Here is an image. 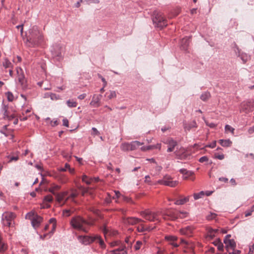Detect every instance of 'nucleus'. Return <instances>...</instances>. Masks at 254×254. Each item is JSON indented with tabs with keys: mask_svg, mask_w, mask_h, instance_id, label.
Here are the masks:
<instances>
[{
	"mask_svg": "<svg viewBox=\"0 0 254 254\" xmlns=\"http://www.w3.org/2000/svg\"><path fill=\"white\" fill-rule=\"evenodd\" d=\"M24 43L28 47H36L44 42V36L36 26H33L29 30L26 38H23Z\"/></svg>",
	"mask_w": 254,
	"mask_h": 254,
	"instance_id": "f257e3e1",
	"label": "nucleus"
},
{
	"mask_svg": "<svg viewBox=\"0 0 254 254\" xmlns=\"http://www.w3.org/2000/svg\"><path fill=\"white\" fill-rule=\"evenodd\" d=\"M152 19L154 26L160 29H163L168 25L167 21L162 13L157 10L153 11Z\"/></svg>",
	"mask_w": 254,
	"mask_h": 254,
	"instance_id": "f03ea898",
	"label": "nucleus"
},
{
	"mask_svg": "<svg viewBox=\"0 0 254 254\" xmlns=\"http://www.w3.org/2000/svg\"><path fill=\"white\" fill-rule=\"evenodd\" d=\"M142 216L146 220L150 221H159V218L157 214L152 212L149 210H146L141 212Z\"/></svg>",
	"mask_w": 254,
	"mask_h": 254,
	"instance_id": "7ed1b4c3",
	"label": "nucleus"
},
{
	"mask_svg": "<svg viewBox=\"0 0 254 254\" xmlns=\"http://www.w3.org/2000/svg\"><path fill=\"white\" fill-rule=\"evenodd\" d=\"M172 178L169 175H165L163 179L158 181V183L161 185L174 187L178 184L177 181H172Z\"/></svg>",
	"mask_w": 254,
	"mask_h": 254,
	"instance_id": "20e7f679",
	"label": "nucleus"
},
{
	"mask_svg": "<svg viewBox=\"0 0 254 254\" xmlns=\"http://www.w3.org/2000/svg\"><path fill=\"white\" fill-rule=\"evenodd\" d=\"M25 218L31 221V222H42L43 221V217L37 215L33 211H31L26 214Z\"/></svg>",
	"mask_w": 254,
	"mask_h": 254,
	"instance_id": "39448f33",
	"label": "nucleus"
},
{
	"mask_svg": "<svg viewBox=\"0 0 254 254\" xmlns=\"http://www.w3.org/2000/svg\"><path fill=\"white\" fill-rule=\"evenodd\" d=\"M254 101L253 100H248L241 103V110L245 113L252 111L253 108Z\"/></svg>",
	"mask_w": 254,
	"mask_h": 254,
	"instance_id": "423d86ee",
	"label": "nucleus"
},
{
	"mask_svg": "<svg viewBox=\"0 0 254 254\" xmlns=\"http://www.w3.org/2000/svg\"><path fill=\"white\" fill-rule=\"evenodd\" d=\"M230 235H227L224 240V243L225 244L226 249L227 251H229V249L234 250L236 247V244L235 241L233 239H230Z\"/></svg>",
	"mask_w": 254,
	"mask_h": 254,
	"instance_id": "0eeeda50",
	"label": "nucleus"
},
{
	"mask_svg": "<svg viewBox=\"0 0 254 254\" xmlns=\"http://www.w3.org/2000/svg\"><path fill=\"white\" fill-rule=\"evenodd\" d=\"M79 241L84 245H89L95 241L94 236H79L78 238Z\"/></svg>",
	"mask_w": 254,
	"mask_h": 254,
	"instance_id": "6e6552de",
	"label": "nucleus"
},
{
	"mask_svg": "<svg viewBox=\"0 0 254 254\" xmlns=\"http://www.w3.org/2000/svg\"><path fill=\"white\" fill-rule=\"evenodd\" d=\"M16 72L17 74L18 80L19 82L22 86V87H25V83L26 81L25 79L24 72L22 69L20 67H18L16 68Z\"/></svg>",
	"mask_w": 254,
	"mask_h": 254,
	"instance_id": "1a4fd4ad",
	"label": "nucleus"
},
{
	"mask_svg": "<svg viewBox=\"0 0 254 254\" xmlns=\"http://www.w3.org/2000/svg\"><path fill=\"white\" fill-rule=\"evenodd\" d=\"M235 48L236 54L241 58L244 63H246L250 59V57L246 53H241L240 49L236 44H235Z\"/></svg>",
	"mask_w": 254,
	"mask_h": 254,
	"instance_id": "9d476101",
	"label": "nucleus"
},
{
	"mask_svg": "<svg viewBox=\"0 0 254 254\" xmlns=\"http://www.w3.org/2000/svg\"><path fill=\"white\" fill-rule=\"evenodd\" d=\"M102 95H93L92 100L90 103V105L94 107H98L100 105V100Z\"/></svg>",
	"mask_w": 254,
	"mask_h": 254,
	"instance_id": "9b49d317",
	"label": "nucleus"
},
{
	"mask_svg": "<svg viewBox=\"0 0 254 254\" xmlns=\"http://www.w3.org/2000/svg\"><path fill=\"white\" fill-rule=\"evenodd\" d=\"M166 143L169 145L167 149V152H172L174 150L175 146L177 145V141L171 138L168 139Z\"/></svg>",
	"mask_w": 254,
	"mask_h": 254,
	"instance_id": "f8f14e48",
	"label": "nucleus"
},
{
	"mask_svg": "<svg viewBox=\"0 0 254 254\" xmlns=\"http://www.w3.org/2000/svg\"><path fill=\"white\" fill-rule=\"evenodd\" d=\"M101 229L104 234L105 236L107 235H109L110 236H115L118 234L117 231L108 228L106 226H104Z\"/></svg>",
	"mask_w": 254,
	"mask_h": 254,
	"instance_id": "ddd939ff",
	"label": "nucleus"
},
{
	"mask_svg": "<svg viewBox=\"0 0 254 254\" xmlns=\"http://www.w3.org/2000/svg\"><path fill=\"white\" fill-rule=\"evenodd\" d=\"M15 217V215L12 212H5L2 215V220L7 222L12 221Z\"/></svg>",
	"mask_w": 254,
	"mask_h": 254,
	"instance_id": "4468645a",
	"label": "nucleus"
},
{
	"mask_svg": "<svg viewBox=\"0 0 254 254\" xmlns=\"http://www.w3.org/2000/svg\"><path fill=\"white\" fill-rule=\"evenodd\" d=\"M125 249L126 246L122 245L119 248L111 251V253L112 254H127Z\"/></svg>",
	"mask_w": 254,
	"mask_h": 254,
	"instance_id": "2eb2a0df",
	"label": "nucleus"
},
{
	"mask_svg": "<svg viewBox=\"0 0 254 254\" xmlns=\"http://www.w3.org/2000/svg\"><path fill=\"white\" fill-rule=\"evenodd\" d=\"M190 38L189 37H185L182 39L181 42V48L184 50H187L189 45Z\"/></svg>",
	"mask_w": 254,
	"mask_h": 254,
	"instance_id": "dca6fc26",
	"label": "nucleus"
},
{
	"mask_svg": "<svg viewBox=\"0 0 254 254\" xmlns=\"http://www.w3.org/2000/svg\"><path fill=\"white\" fill-rule=\"evenodd\" d=\"M196 127L197 124L195 121H193L189 124H184V127L185 131H190L191 128Z\"/></svg>",
	"mask_w": 254,
	"mask_h": 254,
	"instance_id": "f3484780",
	"label": "nucleus"
},
{
	"mask_svg": "<svg viewBox=\"0 0 254 254\" xmlns=\"http://www.w3.org/2000/svg\"><path fill=\"white\" fill-rule=\"evenodd\" d=\"M73 228L81 231L87 232V229L83 225V223H71Z\"/></svg>",
	"mask_w": 254,
	"mask_h": 254,
	"instance_id": "a211bd4d",
	"label": "nucleus"
},
{
	"mask_svg": "<svg viewBox=\"0 0 254 254\" xmlns=\"http://www.w3.org/2000/svg\"><path fill=\"white\" fill-rule=\"evenodd\" d=\"M95 241L94 242H96L99 243L100 247L102 249H104L106 247V245L105 244L104 241L102 239L100 236L98 235H94Z\"/></svg>",
	"mask_w": 254,
	"mask_h": 254,
	"instance_id": "6ab92c4d",
	"label": "nucleus"
},
{
	"mask_svg": "<svg viewBox=\"0 0 254 254\" xmlns=\"http://www.w3.org/2000/svg\"><path fill=\"white\" fill-rule=\"evenodd\" d=\"M67 193H68L67 191H64L61 193H57L55 195L57 200L59 202H61L62 201H64V200L65 196L67 195Z\"/></svg>",
	"mask_w": 254,
	"mask_h": 254,
	"instance_id": "aec40b11",
	"label": "nucleus"
},
{
	"mask_svg": "<svg viewBox=\"0 0 254 254\" xmlns=\"http://www.w3.org/2000/svg\"><path fill=\"white\" fill-rule=\"evenodd\" d=\"M155 227H151V226H146L144 225H140V226H138L137 228L138 231L139 232H145L148 231L149 232L152 230Z\"/></svg>",
	"mask_w": 254,
	"mask_h": 254,
	"instance_id": "412c9836",
	"label": "nucleus"
},
{
	"mask_svg": "<svg viewBox=\"0 0 254 254\" xmlns=\"http://www.w3.org/2000/svg\"><path fill=\"white\" fill-rule=\"evenodd\" d=\"M129 144L130 150H136L139 146L142 145L143 143L136 140L131 142Z\"/></svg>",
	"mask_w": 254,
	"mask_h": 254,
	"instance_id": "4be33fe9",
	"label": "nucleus"
},
{
	"mask_svg": "<svg viewBox=\"0 0 254 254\" xmlns=\"http://www.w3.org/2000/svg\"><path fill=\"white\" fill-rule=\"evenodd\" d=\"M189 198H190V196H188L184 197V198H181V199L176 200L175 201L174 203L176 205H183V204L186 203V202H188L189 201Z\"/></svg>",
	"mask_w": 254,
	"mask_h": 254,
	"instance_id": "5701e85b",
	"label": "nucleus"
},
{
	"mask_svg": "<svg viewBox=\"0 0 254 254\" xmlns=\"http://www.w3.org/2000/svg\"><path fill=\"white\" fill-rule=\"evenodd\" d=\"M180 172L184 175V178L185 179L188 178L190 176H191L193 174V172L190 171H188L185 169H181L180 170Z\"/></svg>",
	"mask_w": 254,
	"mask_h": 254,
	"instance_id": "b1692460",
	"label": "nucleus"
},
{
	"mask_svg": "<svg viewBox=\"0 0 254 254\" xmlns=\"http://www.w3.org/2000/svg\"><path fill=\"white\" fill-rule=\"evenodd\" d=\"M2 65L5 68H13L12 63L8 60L7 58H5L2 62Z\"/></svg>",
	"mask_w": 254,
	"mask_h": 254,
	"instance_id": "393cba45",
	"label": "nucleus"
},
{
	"mask_svg": "<svg viewBox=\"0 0 254 254\" xmlns=\"http://www.w3.org/2000/svg\"><path fill=\"white\" fill-rule=\"evenodd\" d=\"M219 142V143L223 147H228L230 146L232 143V142L229 139H220Z\"/></svg>",
	"mask_w": 254,
	"mask_h": 254,
	"instance_id": "a878e982",
	"label": "nucleus"
},
{
	"mask_svg": "<svg viewBox=\"0 0 254 254\" xmlns=\"http://www.w3.org/2000/svg\"><path fill=\"white\" fill-rule=\"evenodd\" d=\"M6 249V245L3 241L2 238L0 235V252H4Z\"/></svg>",
	"mask_w": 254,
	"mask_h": 254,
	"instance_id": "bb28decb",
	"label": "nucleus"
},
{
	"mask_svg": "<svg viewBox=\"0 0 254 254\" xmlns=\"http://www.w3.org/2000/svg\"><path fill=\"white\" fill-rule=\"evenodd\" d=\"M180 232L182 234L189 235L191 232V229L190 227H187L180 230Z\"/></svg>",
	"mask_w": 254,
	"mask_h": 254,
	"instance_id": "cd10ccee",
	"label": "nucleus"
},
{
	"mask_svg": "<svg viewBox=\"0 0 254 254\" xmlns=\"http://www.w3.org/2000/svg\"><path fill=\"white\" fill-rule=\"evenodd\" d=\"M210 97V93L209 92H205L200 96V99L203 101H206Z\"/></svg>",
	"mask_w": 254,
	"mask_h": 254,
	"instance_id": "c85d7f7f",
	"label": "nucleus"
},
{
	"mask_svg": "<svg viewBox=\"0 0 254 254\" xmlns=\"http://www.w3.org/2000/svg\"><path fill=\"white\" fill-rule=\"evenodd\" d=\"M70 222H87L85 220H83L81 217H72Z\"/></svg>",
	"mask_w": 254,
	"mask_h": 254,
	"instance_id": "c756f323",
	"label": "nucleus"
},
{
	"mask_svg": "<svg viewBox=\"0 0 254 254\" xmlns=\"http://www.w3.org/2000/svg\"><path fill=\"white\" fill-rule=\"evenodd\" d=\"M213 244L217 247L219 251H222L223 250V245L219 240L214 242Z\"/></svg>",
	"mask_w": 254,
	"mask_h": 254,
	"instance_id": "7c9ffc66",
	"label": "nucleus"
},
{
	"mask_svg": "<svg viewBox=\"0 0 254 254\" xmlns=\"http://www.w3.org/2000/svg\"><path fill=\"white\" fill-rule=\"evenodd\" d=\"M66 104L68 107L73 108L76 107L77 104L76 101H74L73 99H69L66 101Z\"/></svg>",
	"mask_w": 254,
	"mask_h": 254,
	"instance_id": "2f4dec72",
	"label": "nucleus"
},
{
	"mask_svg": "<svg viewBox=\"0 0 254 254\" xmlns=\"http://www.w3.org/2000/svg\"><path fill=\"white\" fill-rule=\"evenodd\" d=\"M8 106L7 105H3L2 107L1 111L3 113V118L4 119L6 118V116H8Z\"/></svg>",
	"mask_w": 254,
	"mask_h": 254,
	"instance_id": "473e14b6",
	"label": "nucleus"
},
{
	"mask_svg": "<svg viewBox=\"0 0 254 254\" xmlns=\"http://www.w3.org/2000/svg\"><path fill=\"white\" fill-rule=\"evenodd\" d=\"M60 188L61 187L59 185H54L53 187L49 189V191L55 195L57 194L55 191L60 190Z\"/></svg>",
	"mask_w": 254,
	"mask_h": 254,
	"instance_id": "72a5a7b5",
	"label": "nucleus"
},
{
	"mask_svg": "<svg viewBox=\"0 0 254 254\" xmlns=\"http://www.w3.org/2000/svg\"><path fill=\"white\" fill-rule=\"evenodd\" d=\"M121 149L123 151H128L130 150V144L129 143H123L121 146Z\"/></svg>",
	"mask_w": 254,
	"mask_h": 254,
	"instance_id": "f704fd0d",
	"label": "nucleus"
},
{
	"mask_svg": "<svg viewBox=\"0 0 254 254\" xmlns=\"http://www.w3.org/2000/svg\"><path fill=\"white\" fill-rule=\"evenodd\" d=\"M204 195L203 191H201L199 193H194L193 194V197L195 200H197L201 198Z\"/></svg>",
	"mask_w": 254,
	"mask_h": 254,
	"instance_id": "c9c22d12",
	"label": "nucleus"
},
{
	"mask_svg": "<svg viewBox=\"0 0 254 254\" xmlns=\"http://www.w3.org/2000/svg\"><path fill=\"white\" fill-rule=\"evenodd\" d=\"M6 96H7V100L9 101V102H12L14 100V96H13V94L12 93V92H7L5 93Z\"/></svg>",
	"mask_w": 254,
	"mask_h": 254,
	"instance_id": "e433bc0d",
	"label": "nucleus"
},
{
	"mask_svg": "<svg viewBox=\"0 0 254 254\" xmlns=\"http://www.w3.org/2000/svg\"><path fill=\"white\" fill-rule=\"evenodd\" d=\"M217 215L214 213H210L209 214L206 216V219L207 221H211L213 219H215Z\"/></svg>",
	"mask_w": 254,
	"mask_h": 254,
	"instance_id": "4c0bfd02",
	"label": "nucleus"
},
{
	"mask_svg": "<svg viewBox=\"0 0 254 254\" xmlns=\"http://www.w3.org/2000/svg\"><path fill=\"white\" fill-rule=\"evenodd\" d=\"M91 179H88V177L86 175H83L82 177V181L85 182L87 185H90L91 182Z\"/></svg>",
	"mask_w": 254,
	"mask_h": 254,
	"instance_id": "58836bf2",
	"label": "nucleus"
},
{
	"mask_svg": "<svg viewBox=\"0 0 254 254\" xmlns=\"http://www.w3.org/2000/svg\"><path fill=\"white\" fill-rule=\"evenodd\" d=\"M154 145H148V146H143L141 147V150L143 151H145L147 150H149L151 149H154Z\"/></svg>",
	"mask_w": 254,
	"mask_h": 254,
	"instance_id": "ea45409f",
	"label": "nucleus"
},
{
	"mask_svg": "<svg viewBox=\"0 0 254 254\" xmlns=\"http://www.w3.org/2000/svg\"><path fill=\"white\" fill-rule=\"evenodd\" d=\"M51 52L52 56L54 58H58V59H59L62 57V54L60 51L55 52L54 51L52 50Z\"/></svg>",
	"mask_w": 254,
	"mask_h": 254,
	"instance_id": "a19ab883",
	"label": "nucleus"
},
{
	"mask_svg": "<svg viewBox=\"0 0 254 254\" xmlns=\"http://www.w3.org/2000/svg\"><path fill=\"white\" fill-rule=\"evenodd\" d=\"M177 238L174 236H166L165 239L167 241H170L171 243L174 242L177 240Z\"/></svg>",
	"mask_w": 254,
	"mask_h": 254,
	"instance_id": "79ce46f5",
	"label": "nucleus"
},
{
	"mask_svg": "<svg viewBox=\"0 0 254 254\" xmlns=\"http://www.w3.org/2000/svg\"><path fill=\"white\" fill-rule=\"evenodd\" d=\"M71 212L69 209H65L63 211V215L64 217H68L71 215Z\"/></svg>",
	"mask_w": 254,
	"mask_h": 254,
	"instance_id": "37998d69",
	"label": "nucleus"
},
{
	"mask_svg": "<svg viewBox=\"0 0 254 254\" xmlns=\"http://www.w3.org/2000/svg\"><path fill=\"white\" fill-rule=\"evenodd\" d=\"M217 231V230L210 229L208 231V236L211 238H213L215 236V233Z\"/></svg>",
	"mask_w": 254,
	"mask_h": 254,
	"instance_id": "c03bdc74",
	"label": "nucleus"
},
{
	"mask_svg": "<svg viewBox=\"0 0 254 254\" xmlns=\"http://www.w3.org/2000/svg\"><path fill=\"white\" fill-rule=\"evenodd\" d=\"M53 198L51 195H47L44 198V201L45 202H51L53 201Z\"/></svg>",
	"mask_w": 254,
	"mask_h": 254,
	"instance_id": "a18cd8bd",
	"label": "nucleus"
},
{
	"mask_svg": "<svg viewBox=\"0 0 254 254\" xmlns=\"http://www.w3.org/2000/svg\"><path fill=\"white\" fill-rule=\"evenodd\" d=\"M7 157L9 159V160L8 161L9 163L11 162L12 161H16L18 160L19 157L18 156H10L9 155L7 156Z\"/></svg>",
	"mask_w": 254,
	"mask_h": 254,
	"instance_id": "49530a36",
	"label": "nucleus"
},
{
	"mask_svg": "<svg viewBox=\"0 0 254 254\" xmlns=\"http://www.w3.org/2000/svg\"><path fill=\"white\" fill-rule=\"evenodd\" d=\"M225 129L226 131H230L232 133H234V128L228 125L225 126Z\"/></svg>",
	"mask_w": 254,
	"mask_h": 254,
	"instance_id": "de8ad7c7",
	"label": "nucleus"
},
{
	"mask_svg": "<svg viewBox=\"0 0 254 254\" xmlns=\"http://www.w3.org/2000/svg\"><path fill=\"white\" fill-rule=\"evenodd\" d=\"M116 97V93L115 91H111L110 94L108 96V98L111 99L112 98H115Z\"/></svg>",
	"mask_w": 254,
	"mask_h": 254,
	"instance_id": "09e8293b",
	"label": "nucleus"
},
{
	"mask_svg": "<svg viewBox=\"0 0 254 254\" xmlns=\"http://www.w3.org/2000/svg\"><path fill=\"white\" fill-rule=\"evenodd\" d=\"M98 76L99 78H100L102 80V81L103 82V84H104V87H105L106 86L107 84V81H106V79H105L104 77H103L101 74H98Z\"/></svg>",
	"mask_w": 254,
	"mask_h": 254,
	"instance_id": "8fccbe9b",
	"label": "nucleus"
},
{
	"mask_svg": "<svg viewBox=\"0 0 254 254\" xmlns=\"http://www.w3.org/2000/svg\"><path fill=\"white\" fill-rule=\"evenodd\" d=\"M208 158H207V157L204 156H202L199 158V162L200 163H203L204 162H207V161H208Z\"/></svg>",
	"mask_w": 254,
	"mask_h": 254,
	"instance_id": "3c124183",
	"label": "nucleus"
},
{
	"mask_svg": "<svg viewBox=\"0 0 254 254\" xmlns=\"http://www.w3.org/2000/svg\"><path fill=\"white\" fill-rule=\"evenodd\" d=\"M92 134L94 135H99L100 133L98 131V130L96 128L93 127L92 128Z\"/></svg>",
	"mask_w": 254,
	"mask_h": 254,
	"instance_id": "603ef678",
	"label": "nucleus"
},
{
	"mask_svg": "<svg viewBox=\"0 0 254 254\" xmlns=\"http://www.w3.org/2000/svg\"><path fill=\"white\" fill-rule=\"evenodd\" d=\"M142 244V242L140 241H137L135 245L134 246V249L135 250H138L140 248V245Z\"/></svg>",
	"mask_w": 254,
	"mask_h": 254,
	"instance_id": "864d4df0",
	"label": "nucleus"
},
{
	"mask_svg": "<svg viewBox=\"0 0 254 254\" xmlns=\"http://www.w3.org/2000/svg\"><path fill=\"white\" fill-rule=\"evenodd\" d=\"M120 244V242L119 241H116L111 242L110 243V245L112 247H115V246H119Z\"/></svg>",
	"mask_w": 254,
	"mask_h": 254,
	"instance_id": "5fc2aeb1",
	"label": "nucleus"
},
{
	"mask_svg": "<svg viewBox=\"0 0 254 254\" xmlns=\"http://www.w3.org/2000/svg\"><path fill=\"white\" fill-rule=\"evenodd\" d=\"M65 168H68V171L71 174H73L74 173V169L73 168H70V166L68 164H65Z\"/></svg>",
	"mask_w": 254,
	"mask_h": 254,
	"instance_id": "6e6d98bb",
	"label": "nucleus"
},
{
	"mask_svg": "<svg viewBox=\"0 0 254 254\" xmlns=\"http://www.w3.org/2000/svg\"><path fill=\"white\" fill-rule=\"evenodd\" d=\"M215 158L219 160H223L224 158V155L223 154H215Z\"/></svg>",
	"mask_w": 254,
	"mask_h": 254,
	"instance_id": "4d7b16f0",
	"label": "nucleus"
},
{
	"mask_svg": "<svg viewBox=\"0 0 254 254\" xmlns=\"http://www.w3.org/2000/svg\"><path fill=\"white\" fill-rule=\"evenodd\" d=\"M50 97L52 100H57L59 99L57 95L55 93H51L50 95Z\"/></svg>",
	"mask_w": 254,
	"mask_h": 254,
	"instance_id": "13d9d810",
	"label": "nucleus"
},
{
	"mask_svg": "<svg viewBox=\"0 0 254 254\" xmlns=\"http://www.w3.org/2000/svg\"><path fill=\"white\" fill-rule=\"evenodd\" d=\"M77 194L76 192H72L70 194L69 196L64 201H66L67 200V199L70 197L74 198L76 197L77 196Z\"/></svg>",
	"mask_w": 254,
	"mask_h": 254,
	"instance_id": "bf43d9fd",
	"label": "nucleus"
},
{
	"mask_svg": "<svg viewBox=\"0 0 254 254\" xmlns=\"http://www.w3.org/2000/svg\"><path fill=\"white\" fill-rule=\"evenodd\" d=\"M216 141H214L211 144L207 145L206 146L211 148H213L216 146Z\"/></svg>",
	"mask_w": 254,
	"mask_h": 254,
	"instance_id": "052dcab7",
	"label": "nucleus"
},
{
	"mask_svg": "<svg viewBox=\"0 0 254 254\" xmlns=\"http://www.w3.org/2000/svg\"><path fill=\"white\" fill-rule=\"evenodd\" d=\"M15 118V116L14 114H12L10 115H8V116L6 117V118L8 120L10 121Z\"/></svg>",
	"mask_w": 254,
	"mask_h": 254,
	"instance_id": "680f3d73",
	"label": "nucleus"
},
{
	"mask_svg": "<svg viewBox=\"0 0 254 254\" xmlns=\"http://www.w3.org/2000/svg\"><path fill=\"white\" fill-rule=\"evenodd\" d=\"M188 215V213L187 212H180L179 214L180 217H186Z\"/></svg>",
	"mask_w": 254,
	"mask_h": 254,
	"instance_id": "e2e57ef3",
	"label": "nucleus"
},
{
	"mask_svg": "<svg viewBox=\"0 0 254 254\" xmlns=\"http://www.w3.org/2000/svg\"><path fill=\"white\" fill-rule=\"evenodd\" d=\"M63 125L66 127H68V121L66 119H64L63 120Z\"/></svg>",
	"mask_w": 254,
	"mask_h": 254,
	"instance_id": "0e129e2a",
	"label": "nucleus"
},
{
	"mask_svg": "<svg viewBox=\"0 0 254 254\" xmlns=\"http://www.w3.org/2000/svg\"><path fill=\"white\" fill-rule=\"evenodd\" d=\"M23 24H22L21 25H17L16 27L17 28V29H19V28H20V33H21V34L22 35L23 34Z\"/></svg>",
	"mask_w": 254,
	"mask_h": 254,
	"instance_id": "69168bd1",
	"label": "nucleus"
},
{
	"mask_svg": "<svg viewBox=\"0 0 254 254\" xmlns=\"http://www.w3.org/2000/svg\"><path fill=\"white\" fill-rule=\"evenodd\" d=\"M248 132L250 133V134H252L254 132V126L250 127L248 129Z\"/></svg>",
	"mask_w": 254,
	"mask_h": 254,
	"instance_id": "338daca9",
	"label": "nucleus"
},
{
	"mask_svg": "<svg viewBox=\"0 0 254 254\" xmlns=\"http://www.w3.org/2000/svg\"><path fill=\"white\" fill-rule=\"evenodd\" d=\"M234 251L231 253H229V254H240L241 253V251L240 250H233Z\"/></svg>",
	"mask_w": 254,
	"mask_h": 254,
	"instance_id": "774afa93",
	"label": "nucleus"
}]
</instances>
